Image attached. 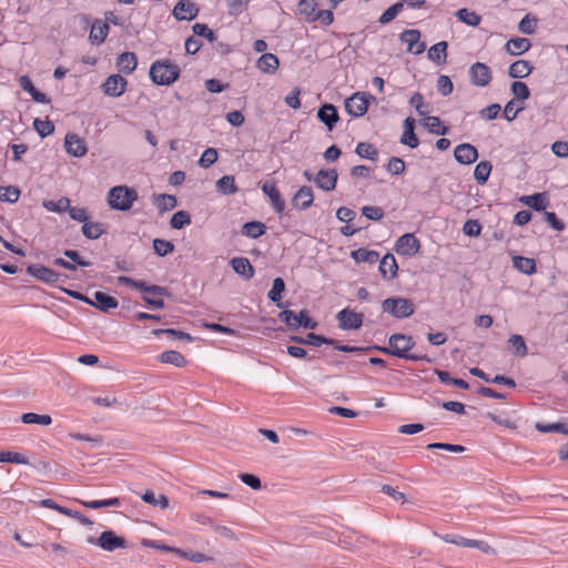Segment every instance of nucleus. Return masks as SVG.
<instances>
[{"mask_svg": "<svg viewBox=\"0 0 568 568\" xmlns=\"http://www.w3.org/2000/svg\"><path fill=\"white\" fill-rule=\"evenodd\" d=\"M493 165L489 161H480L474 170V178L479 185H484L490 175Z\"/></svg>", "mask_w": 568, "mask_h": 568, "instance_id": "39", "label": "nucleus"}, {"mask_svg": "<svg viewBox=\"0 0 568 568\" xmlns=\"http://www.w3.org/2000/svg\"><path fill=\"white\" fill-rule=\"evenodd\" d=\"M513 266L526 275H531L536 272V261L530 257L520 255L513 256Z\"/></svg>", "mask_w": 568, "mask_h": 568, "instance_id": "34", "label": "nucleus"}, {"mask_svg": "<svg viewBox=\"0 0 568 568\" xmlns=\"http://www.w3.org/2000/svg\"><path fill=\"white\" fill-rule=\"evenodd\" d=\"M317 3L315 0H301L298 2V12L310 22V18L315 16Z\"/></svg>", "mask_w": 568, "mask_h": 568, "instance_id": "57", "label": "nucleus"}, {"mask_svg": "<svg viewBox=\"0 0 568 568\" xmlns=\"http://www.w3.org/2000/svg\"><path fill=\"white\" fill-rule=\"evenodd\" d=\"M398 265L395 256L392 253H387L379 261V272L381 275L390 281L397 276Z\"/></svg>", "mask_w": 568, "mask_h": 568, "instance_id": "23", "label": "nucleus"}, {"mask_svg": "<svg viewBox=\"0 0 568 568\" xmlns=\"http://www.w3.org/2000/svg\"><path fill=\"white\" fill-rule=\"evenodd\" d=\"M153 250L159 256L163 257L174 251V244L171 241L155 239L153 240Z\"/></svg>", "mask_w": 568, "mask_h": 568, "instance_id": "59", "label": "nucleus"}, {"mask_svg": "<svg viewBox=\"0 0 568 568\" xmlns=\"http://www.w3.org/2000/svg\"><path fill=\"white\" fill-rule=\"evenodd\" d=\"M425 126L430 133L436 135H446L449 132V128L444 125L440 119L436 115H429L425 119Z\"/></svg>", "mask_w": 568, "mask_h": 568, "instance_id": "40", "label": "nucleus"}, {"mask_svg": "<svg viewBox=\"0 0 568 568\" xmlns=\"http://www.w3.org/2000/svg\"><path fill=\"white\" fill-rule=\"evenodd\" d=\"M447 42L439 41L428 49L427 57L436 64H444L447 61Z\"/></svg>", "mask_w": 568, "mask_h": 568, "instance_id": "28", "label": "nucleus"}, {"mask_svg": "<svg viewBox=\"0 0 568 568\" xmlns=\"http://www.w3.org/2000/svg\"><path fill=\"white\" fill-rule=\"evenodd\" d=\"M532 65L526 60H517L513 62L508 69V74L514 79H523L532 72Z\"/></svg>", "mask_w": 568, "mask_h": 568, "instance_id": "31", "label": "nucleus"}, {"mask_svg": "<svg viewBox=\"0 0 568 568\" xmlns=\"http://www.w3.org/2000/svg\"><path fill=\"white\" fill-rule=\"evenodd\" d=\"M230 265L237 275L246 281L251 280L255 274V270L247 257H233L230 261Z\"/></svg>", "mask_w": 568, "mask_h": 568, "instance_id": "21", "label": "nucleus"}, {"mask_svg": "<svg viewBox=\"0 0 568 568\" xmlns=\"http://www.w3.org/2000/svg\"><path fill=\"white\" fill-rule=\"evenodd\" d=\"M454 84L448 75H439L437 79V90L443 97H447L453 92Z\"/></svg>", "mask_w": 568, "mask_h": 568, "instance_id": "64", "label": "nucleus"}, {"mask_svg": "<svg viewBox=\"0 0 568 568\" xmlns=\"http://www.w3.org/2000/svg\"><path fill=\"white\" fill-rule=\"evenodd\" d=\"M508 343L510 346H513L515 348V353L518 356L523 357V356L527 355V353H528L527 345L521 335H517V334L511 335L508 339Z\"/></svg>", "mask_w": 568, "mask_h": 568, "instance_id": "62", "label": "nucleus"}, {"mask_svg": "<svg viewBox=\"0 0 568 568\" xmlns=\"http://www.w3.org/2000/svg\"><path fill=\"white\" fill-rule=\"evenodd\" d=\"M394 250L402 256L410 257L419 252L420 242L413 233H406L397 239Z\"/></svg>", "mask_w": 568, "mask_h": 568, "instance_id": "8", "label": "nucleus"}, {"mask_svg": "<svg viewBox=\"0 0 568 568\" xmlns=\"http://www.w3.org/2000/svg\"><path fill=\"white\" fill-rule=\"evenodd\" d=\"M191 223V215L186 211L175 212L170 220V225L174 230H182Z\"/></svg>", "mask_w": 568, "mask_h": 568, "instance_id": "48", "label": "nucleus"}, {"mask_svg": "<svg viewBox=\"0 0 568 568\" xmlns=\"http://www.w3.org/2000/svg\"><path fill=\"white\" fill-rule=\"evenodd\" d=\"M404 9V3L398 1L386 9L378 18L381 24H387L392 22Z\"/></svg>", "mask_w": 568, "mask_h": 568, "instance_id": "47", "label": "nucleus"}, {"mask_svg": "<svg viewBox=\"0 0 568 568\" xmlns=\"http://www.w3.org/2000/svg\"><path fill=\"white\" fill-rule=\"evenodd\" d=\"M469 78L471 84L476 87H486L491 81V71L487 64L475 62L469 68Z\"/></svg>", "mask_w": 568, "mask_h": 568, "instance_id": "12", "label": "nucleus"}, {"mask_svg": "<svg viewBox=\"0 0 568 568\" xmlns=\"http://www.w3.org/2000/svg\"><path fill=\"white\" fill-rule=\"evenodd\" d=\"M384 313L390 314L395 318H407L415 313V306L409 298L388 297L382 302Z\"/></svg>", "mask_w": 568, "mask_h": 568, "instance_id": "5", "label": "nucleus"}, {"mask_svg": "<svg viewBox=\"0 0 568 568\" xmlns=\"http://www.w3.org/2000/svg\"><path fill=\"white\" fill-rule=\"evenodd\" d=\"M314 201V194L311 186L303 185L298 189L292 199V204L295 209L307 210Z\"/></svg>", "mask_w": 568, "mask_h": 568, "instance_id": "20", "label": "nucleus"}, {"mask_svg": "<svg viewBox=\"0 0 568 568\" xmlns=\"http://www.w3.org/2000/svg\"><path fill=\"white\" fill-rule=\"evenodd\" d=\"M338 326L342 329H358L363 325V315L348 308L339 311L336 315Z\"/></svg>", "mask_w": 568, "mask_h": 568, "instance_id": "13", "label": "nucleus"}, {"mask_svg": "<svg viewBox=\"0 0 568 568\" xmlns=\"http://www.w3.org/2000/svg\"><path fill=\"white\" fill-rule=\"evenodd\" d=\"M278 320L284 323L290 331L298 328L315 329L317 322L308 316L307 311L302 310L298 314L291 310H283L278 313Z\"/></svg>", "mask_w": 568, "mask_h": 568, "instance_id": "4", "label": "nucleus"}, {"mask_svg": "<svg viewBox=\"0 0 568 568\" xmlns=\"http://www.w3.org/2000/svg\"><path fill=\"white\" fill-rule=\"evenodd\" d=\"M199 7L190 0H180L173 8L172 14L179 21H191L199 14Z\"/></svg>", "mask_w": 568, "mask_h": 568, "instance_id": "14", "label": "nucleus"}, {"mask_svg": "<svg viewBox=\"0 0 568 568\" xmlns=\"http://www.w3.org/2000/svg\"><path fill=\"white\" fill-rule=\"evenodd\" d=\"M21 420L24 424H39L43 426H48L52 423L50 415H40L36 413H24L21 416Z\"/></svg>", "mask_w": 568, "mask_h": 568, "instance_id": "52", "label": "nucleus"}, {"mask_svg": "<svg viewBox=\"0 0 568 568\" xmlns=\"http://www.w3.org/2000/svg\"><path fill=\"white\" fill-rule=\"evenodd\" d=\"M531 48V42L527 38H513L506 45V51L511 55H519L527 52Z\"/></svg>", "mask_w": 568, "mask_h": 568, "instance_id": "30", "label": "nucleus"}, {"mask_svg": "<svg viewBox=\"0 0 568 568\" xmlns=\"http://www.w3.org/2000/svg\"><path fill=\"white\" fill-rule=\"evenodd\" d=\"M149 74L154 84L171 85L180 78L181 69L169 59H160L151 64Z\"/></svg>", "mask_w": 568, "mask_h": 568, "instance_id": "2", "label": "nucleus"}, {"mask_svg": "<svg viewBox=\"0 0 568 568\" xmlns=\"http://www.w3.org/2000/svg\"><path fill=\"white\" fill-rule=\"evenodd\" d=\"M43 206L50 212H68V210L70 209V199L62 196L58 201H47L43 203Z\"/></svg>", "mask_w": 568, "mask_h": 568, "instance_id": "50", "label": "nucleus"}, {"mask_svg": "<svg viewBox=\"0 0 568 568\" xmlns=\"http://www.w3.org/2000/svg\"><path fill=\"white\" fill-rule=\"evenodd\" d=\"M414 346L415 342L412 336L396 333L389 336L388 348L381 349V353L412 362L432 363V358H429L427 355L409 353Z\"/></svg>", "mask_w": 568, "mask_h": 568, "instance_id": "1", "label": "nucleus"}, {"mask_svg": "<svg viewBox=\"0 0 568 568\" xmlns=\"http://www.w3.org/2000/svg\"><path fill=\"white\" fill-rule=\"evenodd\" d=\"M454 158L460 164H471L478 159V150L470 143L458 144L454 150Z\"/></svg>", "mask_w": 568, "mask_h": 568, "instance_id": "18", "label": "nucleus"}, {"mask_svg": "<svg viewBox=\"0 0 568 568\" xmlns=\"http://www.w3.org/2000/svg\"><path fill=\"white\" fill-rule=\"evenodd\" d=\"M116 68L124 74H131L138 65V58L134 52H123L116 58Z\"/></svg>", "mask_w": 568, "mask_h": 568, "instance_id": "26", "label": "nucleus"}, {"mask_svg": "<svg viewBox=\"0 0 568 568\" xmlns=\"http://www.w3.org/2000/svg\"><path fill=\"white\" fill-rule=\"evenodd\" d=\"M317 119L326 126L327 131H333L339 120L336 106L331 103H324L317 111Z\"/></svg>", "mask_w": 568, "mask_h": 568, "instance_id": "19", "label": "nucleus"}, {"mask_svg": "<svg viewBox=\"0 0 568 568\" xmlns=\"http://www.w3.org/2000/svg\"><path fill=\"white\" fill-rule=\"evenodd\" d=\"M278 65H280V60L273 53L262 54L256 62V67L261 71L268 73V74L275 73L276 70L278 69Z\"/></svg>", "mask_w": 568, "mask_h": 568, "instance_id": "29", "label": "nucleus"}, {"mask_svg": "<svg viewBox=\"0 0 568 568\" xmlns=\"http://www.w3.org/2000/svg\"><path fill=\"white\" fill-rule=\"evenodd\" d=\"M159 361L163 364H171L179 368L186 365L185 357L178 351H165L161 353Z\"/></svg>", "mask_w": 568, "mask_h": 568, "instance_id": "36", "label": "nucleus"}, {"mask_svg": "<svg viewBox=\"0 0 568 568\" xmlns=\"http://www.w3.org/2000/svg\"><path fill=\"white\" fill-rule=\"evenodd\" d=\"M128 81L120 74L109 75L102 84L103 93L108 97L118 98L125 92Z\"/></svg>", "mask_w": 568, "mask_h": 568, "instance_id": "11", "label": "nucleus"}, {"mask_svg": "<svg viewBox=\"0 0 568 568\" xmlns=\"http://www.w3.org/2000/svg\"><path fill=\"white\" fill-rule=\"evenodd\" d=\"M338 174L335 169L320 170L314 178V183L323 191H333L337 184Z\"/></svg>", "mask_w": 568, "mask_h": 568, "instance_id": "16", "label": "nucleus"}, {"mask_svg": "<svg viewBox=\"0 0 568 568\" xmlns=\"http://www.w3.org/2000/svg\"><path fill=\"white\" fill-rule=\"evenodd\" d=\"M19 84L26 92H28L31 95L33 101H36L38 103H43V104L50 103L51 100L48 98V95L45 93L39 91L33 85V82L31 81V79L28 75H21L19 79Z\"/></svg>", "mask_w": 568, "mask_h": 568, "instance_id": "25", "label": "nucleus"}, {"mask_svg": "<svg viewBox=\"0 0 568 568\" xmlns=\"http://www.w3.org/2000/svg\"><path fill=\"white\" fill-rule=\"evenodd\" d=\"M217 151L215 149L207 148L201 154L199 165L203 169H207L217 161Z\"/></svg>", "mask_w": 568, "mask_h": 568, "instance_id": "60", "label": "nucleus"}, {"mask_svg": "<svg viewBox=\"0 0 568 568\" xmlns=\"http://www.w3.org/2000/svg\"><path fill=\"white\" fill-rule=\"evenodd\" d=\"M501 111V106L498 103H493L479 111V116L485 121H491L497 119Z\"/></svg>", "mask_w": 568, "mask_h": 568, "instance_id": "63", "label": "nucleus"}, {"mask_svg": "<svg viewBox=\"0 0 568 568\" xmlns=\"http://www.w3.org/2000/svg\"><path fill=\"white\" fill-rule=\"evenodd\" d=\"M455 16L459 21L470 27H477L481 21V17L479 14L467 8H462L457 10Z\"/></svg>", "mask_w": 568, "mask_h": 568, "instance_id": "44", "label": "nucleus"}, {"mask_svg": "<svg viewBox=\"0 0 568 568\" xmlns=\"http://www.w3.org/2000/svg\"><path fill=\"white\" fill-rule=\"evenodd\" d=\"M0 463H12L17 465H27L29 460L26 456L9 450H0Z\"/></svg>", "mask_w": 568, "mask_h": 568, "instance_id": "53", "label": "nucleus"}, {"mask_svg": "<svg viewBox=\"0 0 568 568\" xmlns=\"http://www.w3.org/2000/svg\"><path fill=\"white\" fill-rule=\"evenodd\" d=\"M93 297V304L91 306H94L101 312L108 313L110 310H114L119 306L118 300L104 292L97 291Z\"/></svg>", "mask_w": 568, "mask_h": 568, "instance_id": "24", "label": "nucleus"}, {"mask_svg": "<svg viewBox=\"0 0 568 568\" xmlns=\"http://www.w3.org/2000/svg\"><path fill=\"white\" fill-rule=\"evenodd\" d=\"M33 128L41 138H47L54 132V124L50 120L36 119Z\"/></svg>", "mask_w": 568, "mask_h": 568, "instance_id": "55", "label": "nucleus"}, {"mask_svg": "<svg viewBox=\"0 0 568 568\" xmlns=\"http://www.w3.org/2000/svg\"><path fill=\"white\" fill-rule=\"evenodd\" d=\"M525 199L529 200V207H531L535 211H544L549 203L545 193L525 195Z\"/></svg>", "mask_w": 568, "mask_h": 568, "instance_id": "56", "label": "nucleus"}, {"mask_svg": "<svg viewBox=\"0 0 568 568\" xmlns=\"http://www.w3.org/2000/svg\"><path fill=\"white\" fill-rule=\"evenodd\" d=\"M64 148L67 153L74 158H82L88 152L85 141L75 133H68L65 135Z\"/></svg>", "mask_w": 568, "mask_h": 568, "instance_id": "15", "label": "nucleus"}, {"mask_svg": "<svg viewBox=\"0 0 568 568\" xmlns=\"http://www.w3.org/2000/svg\"><path fill=\"white\" fill-rule=\"evenodd\" d=\"M110 31V27L106 22L95 19L91 26V31L89 34V41L94 45L102 44Z\"/></svg>", "mask_w": 568, "mask_h": 568, "instance_id": "22", "label": "nucleus"}, {"mask_svg": "<svg viewBox=\"0 0 568 568\" xmlns=\"http://www.w3.org/2000/svg\"><path fill=\"white\" fill-rule=\"evenodd\" d=\"M141 498L144 503L154 507L159 506L161 509H165L169 506V499L165 495H160V497L156 498L152 490H146Z\"/></svg>", "mask_w": 568, "mask_h": 568, "instance_id": "49", "label": "nucleus"}, {"mask_svg": "<svg viewBox=\"0 0 568 568\" xmlns=\"http://www.w3.org/2000/svg\"><path fill=\"white\" fill-rule=\"evenodd\" d=\"M139 199L136 190L126 185H116L109 190L106 201L110 209L115 211H129Z\"/></svg>", "mask_w": 568, "mask_h": 568, "instance_id": "3", "label": "nucleus"}, {"mask_svg": "<svg viewBox=\"0 0 568 568\" xmlns=\"http://www.w3.org/2000/svg\"><path fill=\"white\" fill-rule=\"evenodd\" d=\"M420 31L417 29H407L399 34L400 41L407 44V52L412 54H420L425 51L426 45L420 42Z\"/></svg>", "mask_w": 568, "mask_h": 568, "instance_id": "10", "label": "nucleus"}, {"mask_svg": "<svg viewBox=\"0 0 568 568\" xmlns=\"http://www.w3.org/2000/svg\"><path fill=\"white\" fill-rule=\"evenodd\" d=\"M537 18L531 14H526L519 22L518 29L524 34H532L537 29Z\"/></svg>", "mask_w": 568, "mask_h": 568, "instance_id": "58", "label": "nucleus"}, {"mask_svg": "<svg viewBox=\"0 0 568 568\" xmlns=\"http://www.w3.org/2000/svg\"><path fill=\"white\" fill-rule=\"evenodd\" d=\"M135 288L141 292H144L148 294H153V295H159V296H169L170 295L166 287L155 285V284H148L144 281H136Z\"/></svg>", "mask_w": 568, "mask_h": 568, "instance_id": "46", "label": "nucleus"}, {"mask_svg": "<svg viewBox=\"0 0 568 568\" xmlns=\"http://www.w3.org/2000/svg\"><path fill=\"white\" fill-rule=\"evenodd\" d=\"M368 109V98L364 92H355L345 100V110L353 118L363 116Z\"/></svg>", "mask_w": 568, "mask_h": 568, "instance_id": "9", "label": "nucleus"}, {"mask_svg": "<svg viewBox=\"0 0 568 568\" xmlns=\"http://www.w3.org/2000/svg\"><path fill=\"white\" fill-rule=\"evenodd\" d=\"M79 503L87 508L99 509L103 507H119L121 506V498L112 497L100 500H79Z\"/></svg>", "mask_w": 568, "mask_h": 568, "instance_id": "43", "label": "nucleus"}, {"mask_svg": "<svg viewBox=\"0 0 568 568\" xmlns=\"http://www.w3.org/2000/svg\"><path fill=\"white\" fill-rule=\"evenodd\" d=\"M152 334L156 336L168 335L171 338L181 339L187 343H191L194 339L189 333L175 328H155L152 331Z\"/></svg>", "mask_w": 568, "mask_h": 568, "instance_id": "42", "label": "nucleus"}, {"mask_svg": "<svg viewBox=\"0 0 568 568\" xmlns=\"http://www.w3.org/2000/svg\"><path fill=\"white\" fill-rule=\"evenodd\" d=\"M81 231L89 240H97L104 233L103 224L89 221L83 223Z\"/></svg>", "mask_w": 568, "mask_h": 568, "instance_id": "45", "label": "nucleus"}, {"mask_svg": "<svg viewBox=\"0 0 568 568\" xmlns=\"http://www.w3.org/2000/svg\"><path fill=\"white\" fill-rule=\"evenodd\" d=\"M290 339L296 344L311 345L314 347H320V346L326 345V344H333L329 341V337H325L323 335H317L315 333H308L306 335V337L294 335V336H291Z\"/></svg>", "mask_w": 568, "mask_h": 568, "instance_id": "27", "label": "nucleus"}, {"mask_svg": "<svg viewBox=\"0 0 568 568\" xmlns=\"http://www.w3.org/2000/svg\"><path fill=\"white\" fill-rule=\"evenodd\" d=\"M153 203L156 205L158 210L163 213L175 209L178 205V200L175 195L171 194H154Z\"/></svg>", "mask_w": 568, "mask_h": 568, "instance_id": "33", "label": "nucleus"}, {"mask_svg": "<svg viewBox=\"0 0 568 568\" xmlns=\"http://www.w3.org/2000/svg\"><path fill=\"white\" fill-rule=\"evenodd\" d=\"M285 291V282L282 277H275L273 280L272 288L267 293L268 300L276 303L277 307L282 308L283 304L281 303L282 293Z\"/></svg>", "mask_w": 568, "mask_h": 568, "instance_id": "37", "label": "nucleus"}, {"mask_svg": "<svg viewBox=\"0 0 568 568\" xmlns=\"http://www.w3.org/2000/svg\"><path fill=\"white\" fill-rule=\"evenodd\" d=\"M262 191L268 196L272 207L276 213H283L285 210V201L283 200L275 182L265 181L262 184Z\"/></svg>", "mask_w": 568, "mask_h": 568, "instance_id": "17", "label": "nucleus"}, {"mask_svg": "<svg viewBox=\"0 0 568 568\" xmlns=\"http://www.w3.org/2000/svg\"><path fill=\"white\" fill-rule=\"evenodd\" d=\"M20 193L21 192L17 186H0V201L16 203L19 200Z\"/></svg>", "mask_w": 568, "mask_h": 568, "instance_id": "54", "label": "nucleus"}, {"mask_svg": "<svg viewBox=\"0 0 568 568\" xmlns=\"http://www.w3.org/2000/svg\"><path fill=\"white\" fill-rule=\"evenodd\" d=\"M216 190L221 194L230 195L237 192L235 178L233 175H223L216 182Z\"/></svg>", "mask_w": 568, "mask_h": 568, "instance_id": "38", "label": "nucleus"}, {"mask_svg": "<svg viewBox=\"0 0 568 568\" xmlns=\"http://www.w3.org/2000/svg\"><path fill=\"white\" fill-rule=\"evenodd\" d=\"M442 539L447 544H453L463 548H473L475 539H469L455 534H446L442 536Z\"/></svg>", "mask_w": 568, "mask_h": 568, "instance_id": "51", "label": "nucleus"}, {"mask_svg": "<svg viewBox=\"0 0 568 568\" xmlns=\"http://www.w3.org/2000/svg\"><path fill=\"white\" fill-rule=\"evenodd\" d=\"M352 258L356 263H368V264H375L378 258L379 254L376 251L367 250V248H358L351 253Z\"/></svg>", "mask_w": 568, "mask_h": 568, "instance_id": "35", "label": "nucleus"}, {"mask_svg": "<svg viewBox=\"0 0 568 568\" xmlns=\"http://www.w3.org/2000/svg\"><path fill=\"white\" fill-rule=\"evenodd\" d=\"M355 152L362 159L371 160L373 162L378 160L377 149L368 142H359L356 145Z\"/></svg>", "mask_w": 568, "mask_h": 568, "instance_id": "41", "label": "nucleus"}, {"mask_svg": "<svg viewBox=\"0 0 568 568\" xmlns=\"http://www.w3.org/2000/svg\"><path fill=\"white\" fill-rule=\"evenodd\" d=\"M266 232V225L260 221H250L243 224L241 233L250 239H258Z\"/></svg>", "mask_w": 568, "mask_h": 568, "instance_id": "32", "label": "nucleus"}, {"mask_svg": "<svg viewBox=\"0 0 568 568\" xmlns=\"http://www.w3.org/2000/svg\"><path fill=\"white\" fill-rule=\"evenodd\" d=\"M510 90H511V93L514 94V97L521 101L528 99L530 95V90H529L528 85L521 81L513 82Z\"/></svg>", "mask_w": 568, "mask_h": 568, "instance_id": "61", "label": "nucleus"}, {"mask_svg": "<svg viewBox=\"0 0 568 568\" xmlns=\"http://www.w3.org/2000/svg\"><path fill=\"white\" fill-rule=\"evenodd\" d=\"M27 273L40 282L45 284L55 285L62 281L63 275L50 267L42 264H30L27 267Z\"/></svg>", "mask_w": 568, "mask_h": 568, "instance_id": "7", "label": "nucleus"}, {"mask_svg": "<svg viewBox=\"0 0 568 568\" xmlns=\"http://www.w3.org/2000/svg\"><path fill=\"white\" fill-rule=\"evenodd\" d=\"M88 542L99 546L105 551H114L115 549L126 547V540L115 535L113 530H105L98 538L89 537Z\"/></svg>", "mask_w": 568, "mask_h": 568, "instance_id": "6", "label": "nucleus"}]
</instances>
